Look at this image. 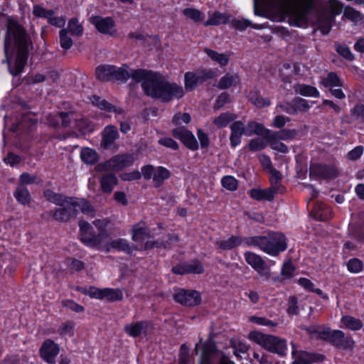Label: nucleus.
Wrapping results in <instances>:
<instances>
[{
	"mask_svg": "<svg viewBox=\"0 0 364 364\" xmlns=\"http://www.w3.org/2000/svg\"><path fill=\"white\" fill-rule=\"evenodd\" d=\"M129 66L123 64L122 67L114 65L101 64L95 70L96 79L100 82L117 81L126 83L129 78L136 82H141V87L144 95L151 99H160L166 102L171 100L177 92L178 86L171 83L161 73L146 69H134L129 73Z\"/></svg>",
	"mask_w": 364,
	"mask_h": 364,
	"instance_id": "nucleus-1",
	"label": "nucleus"
},
{
	"mask_svg": "<svg viewBox=\"0 0 364 364\" xmlns=\"http://www.w3.org/2000/svg\"><path fill=\"white\" fill-rule=\"evenodd\" d=\"M31 41L26 29L18 22L9 19L4 40V54L11 75L16 77L21 74L29 56Z\"/></svg>",
	"mask_w": 364,
	"mask_h": 364,
	"instance_id": "nucleus-2",
	"label": "nucleus"
},
{
	"mask_svg": "<svg viewBox=\"0 0 364 364\" xmlns=\"http://www.w3.org/2000/svg\"><path fill=\"white\" fill-rule=\"evenodd\" d=\"M280 10L289 18L290 24L301 27L316 9L318 0H274Z\"/></svg>",
	"mask_w": 364,
	"mask_h": 364,
	"instance_id": "nucleus-3",
	"label": "nucleus"
},
{
	"mask_svg": "<svg viewBox=\"0 0 364 364\" xmlns=\"http://www.w3.org/2000/svg\"><path fill=\"white\" fill-rule=\"evenodd\" d=\"M250 247H257L272 257H277L287 249V239L281 232L267 231L262 235L250 236Z\"/></svg>",
	"mask_w": 364,
	"mask_h": 364,
	"instance_id": "nucleus-4",
	"label": "nucleus"
},
{
	"mask_svg": "<svg viewBox=\"0 0 364 364\" xmlns=\"http://www.w3.org/2000/svg\"><path fill=\"white\" fill-rule=\"evenodd\" d=\"M216 76V71L212 68H200L194 71L186 72L184 73V87L176 82L168 80L171 83H175L178 87L177 88V92L172 97L171 100H168L166 102L160 99L154 100L164 104L170 103L175 100H179L185 96L186 92L194 91L198 87L202 85L206 81L215 78Z\"/></svg>",
	"mask_w": 364,
	"mask_h": 364,
	"instance_id": "nucleus-5",
	"label": "nucleus"
},
{
	"mask_svg": "<svg viewBox=\"0 0 364 364\" xmlns=\"http://www.w3.org/2000/svg\"><path fill=\"white\" fill-rule=\"evenodd\" d=\"M248 338L270 353L279 355H284L287 353V343L285 339L258 331H250Z\"/></svg>",
	"mask_w": 364,
	"mask_h": 364,
	"instance_id": "nucleus-6",
	"label": "nucleus"
},
{
	"mask_svg": "<svg viewBox=\"0 0 364 364\" xmlns=\"http://www.w3.org/2000/svg\"><path fill=\"white\" fill-rule=\"evenodd\" d=\"M321 341H325L337 349L351 350L354 341L350 336H346L341 330H332L329 327L323 328L321 333Z\"/></svg>",
	"mask_w": 364,
	"mask_h": 364,
	"instance_id": "nucleus-7",
	"label": "nucleus"
},
{
	"mask_svg": "<svg viewBox=\"0 0 364 364\" xmlns=\"http://www.w3.org/2000/svg\"><path fill=\"white\" fill-rule=\"evenodd\" d=\"M172 297L176 303L186 307H195L202 302L200 292L193 289L174 287Z\"/></svg>",
	"mask_w": 364,
	"mask_h": 364,
	"instance_id": "nucleus-8",
	"label": "nucleus"
},
{
	"mask_svg": "<svg viewBox=\"0 0 364 364\" xmlns=\"http://www.w3.org/2000/svg\"><path fill=\"white\" fill-rule=\"evenodd\" d=\"M339 175L338 169L331 164L312 163L309 167V176L316 179L333 180Z\"/></svg>",
	"mask_w": 364,
	"mask_h": 364,
	"instance_id": "nucleus-9",
	"label": "nucleus"
},
{
	"mask_svg": "<svg viewBox=\"0 0 364 364\" xmlns=\"http://www.w3.org/2000/svg\"><path fill=\"white\" fill-rule=\"evenodd\" d=\"M171 135L178 139L188 149L195 151L198 150V142L193 134L187 127L179 126L171 130Z\"/></svg>",
	"mask_w": 364,
	"mask_h": 364,
	"instance_id": "nucleus-10",
	"label": "nucleus"
},
{
	"mask_svg": "<svg viewBox=\"0 0 364 364\" xmlns=\"http://www.w3.org/2000/svg\"><path fill=\"white\" fill-rule=\"evenodd\" d=\"M292 364H319L325 361L326 355L316 352L292 349Z\"/></svg>",
	"mask_w": 364,
	"mask_h": 364,
	"instance_id": "nucleus-11",
	"label": "nucleus"
},
{
	"mask_svg": "<svg viewBox=\"0 0 364 364\" xmlns=\"http://www.w3.org/2000/svg\"><path fill=\"white\" fill-rule=\"evenodd\" d=\"M134 157L132 154H119L113 156L106 161L105 166L107 169L114 171H120L127 167L133 165Z\"/></svg>",
	"mask_w": 364,
	"mask_h": 364,
	"instance_id": "nucleus-12",
	"label": "nucleus"
},
{
	"mask_svg": "<svg viewBox=\"0 0 364 364\" xmlns=\"http://www.w3.org/2000/svg\"><path fill=\"white\" fill-rule=\"evenodd\" d=\"M59 353L60 347L58 344L50 338L46 339L39 349L41 358L48 364L55 363V358Z\"/></svg>",
	"mask_w": 364,
	"mask_h": 364,
	"instance_id": "nucleus-13",
	"label": "nucleus"
},
{
	"mask_svg": "<svg viewBox=\"0 0 364 364\" xmlns=\"http://www.w3.org/2000/svg\"><path fill=\"white\" fill-rule=\"evenodd\" d=\"M66 203V207L55 208L54 210L46 212L43 217L44 218L46 215L52 216L55 220L61 223H66L72 218L77 217L78 214L77 209H74L70 203Z\"/></svg>",
	"mask_w": 364,
	"mask_h": 364,
	"instance_id": "nucleus-14",
	"label": "nucleus"
},
{
	"mask_svg": "<svg viewBox=\"0 0 364 364\" xmlns=\"http://www.w3.org/2000/svg\"><path fill=\"white\" fill-rule=\"evenodd\" d=\"M90 22L100 33L109 34L112 36H114L116 31H110L115 26V22L112 17H102L98 15L93 16L90 18Z\"/></svg>",
	"mask_w": 364,
	"mask_h": 364,
	"instance_id": "nucleus-15",
	"label": "nucleus"
},
{
	"mask_svg": "<svg viewBox=\"0 0 364 364\" xmlns=\"http://www.w3.org/2000/svg\"><path fill=\"white\" fill-rule=\"evenodd\" d=\"M180 238L177 234L168 233L166 235V240L159 238L153 241H146L143 245V249L144 251L155 248L169 250L172 247L173 242H178Z\"/></svg>",
	"mask_w": 364,
	"mask_h": 364,
	"instance_id": "nucleus-16",
	"label": "nucleus"
},
{
	"mask_svg": "<svg viewBox=\"0 0 364 364\" xmlns=\"http://www.w3.org/2000/svg\"><path fill=\"white\" fill-rule=\"evenodd\" d=\"M244 257L245 262L259 274L266 275L269 272V268L260 255L247 251L244 253Z\"/></svg>",
	"mask_w": 364,
	"mask_h": 364,
	"instance_id": "nucleus-17",
	"label": "nucleus"
},
{
	"mask_svg": "<svg viewBox=\"0 0 364 364\" xmlns=\"http://www.w3.org/2000/svg\"><path fill=\"white\" fill-rule=\"evenodd\" d=\"M247 239H249V237L232 235L227 240L217 241V248L220 250L227 251L232 250L242 245L250 247V245H249V242L247 240Z\"/></svg>",
	"mask_w": 364,
	"mask_h": 364,
	"instance_id": "nucleus-18",
	"label": "nucleus"
},
{
	"mask_svg": "<svg viewBox=\"0 0 364 364\" xmlns=\"http://www.w3.org/2000/svg\"><path fill=\"white\" fill-rule=\"evenodd\" d=\"M230 144L232 148H235L241 144L242 135L247 136L246 127L241 120L233 121L230 126Z\"/></svg>",
	"mask_w": 364,
	"mask_h": 364,
	"instance_id": "nucleus-19",
	"label": "nucleus"
},
{
	"mask_svg": "<svg viewBox=\"0 0 364 364\" xmlns=\"http://www.w3.org/2000/svg\"><path fill=\"white\" fill-rule=\"evenodd\" d=\"M278 192V188L274 186L262 189L261 188H252L248 191L250 197L255 200L272 201Z\"/></svg>",
	"mask_w": 364,
	"mask_h": 364,
	"instance_id": "nucleus-20",
	"label": "nucleus"
},
{
	"mask_svg": "<svg viewBox=\"0 0 364 364\" xmlns=\"http://www.w3.org/2000/svg\"><path fill=\"white\" fill-rule=\"evenodd\" d=\"M119 138L117 128L114 125L106 126L102 132L101 146L105 149H109L114 141Z\"/></svg>",
	"mask_w": 364,
	"mask_h": 364,
	"instance_id": "nucleus-21",
	"label": "nucleus"
},
{
	"mask_svg": "<svg viewBox=\"0 0 364 364\" xmlns=\"http://www.w3.org/2000/svg\"><path fill=\"white\" fill-rule=\"evenodd\" d=\"M90 102L93 106L107 112L118 114H122L124 112V109L122 107H117L96 95H93L90 97Z\"/></svg>",
	"mask_w": 364,
	"mask_h": 364,
	"instance_id": "nucleus-22",
	"label": "nucleus"
},
{
	"mask_svg": "<svg viewBox=\"0 0 364 364\" xmlns=\"http://www.w3.org/2000/svg\"><path fill=\"white\" fill-rule=\"evenodd\" d=\"M312 217L318 221H327L333 217L330 206L322 202H316L311 210Z\"/></svg>",
	"mask_w": 364,
	"mask_h": 364,
	"instance_id": "nucleus-23",
	"label": "nucleus"
},
{
	"mask_svg": "<svg viewBox=\"0 0 364 364\" xmlns=\"http://www.w3.org/2000/svg\"><path fill=\"white\" fill-rule=\"evenodd\" d=\"M108 237L109 235L107 230L103 228L99 229L97 234H95L94 230L90 236L82 239V243L87 247L97 248Z\"/></svg>",
	"mask_w": 364,
	"mask_h": 364,
	"instance_id": "nucleus-24",
	"label": "nucleus"
},
{
	"mask_svg": "<svg viewBox=\"0 0 364 364\" xmlns=\"http://www.w3.org/2000/svg\"><path fill=\"white\" fill-rule=\"evenodd\" d=\"M293 89L296 94L306 97L318 98L321 95L319 90L313 85L297 82Z\"/></svg>",
	"mask_w": 364,
	"mask_h": 364,
	"instance_id": "nucleus-25",
	"label": "nucleus"
},
{
	"mask_svg": "<svg viewBox=\"0 0 364 364\" xmlns=\"http://www.w3.org/2000/svg\"><path fill=\"white\" fill-rule=\"evenodd\" d=\"M43 195L48 202L61 207L63 206L67 201L74 200V197H66L62 193H55L51 189L44 190Z\"/></svg>",
	"mask_w": 364,
	"mask_h": 364,
	"instance_id": "nucleus-26",
	"label": "nucleus"
},
{
	"mask_svg": "<svg viewBox=\"0 0 364 364\" xmlns=\"http://www.w3.org/2000/svg\"><path fill=\"white\" fill-rule=\"evenodd\" d=\"M171 176V172L169 169L162 166H156L152 179L153 186L155 188H161L164 185V182L169 179Z\"/></svg>",
	"mask_w": 364,
	"mask_h": 364,
	"instance_id": "nucleus-27",
	"label": "nucleus"
},
{
	"mask_svg": "<svg viewBox=\"0 0 364 364\" xmlns=\"http://www.w3.org/2000/svg\"><path fill=\"white\" fill-rule=\"evenodd\" d=\"M245 127L247 136L257 134L262 136L265 140V136H269L270 134V129L265 128L263 124L254 120L249 121Z\"/></svg>",
	"mask_w": 364,
	"mask_h": 364,
	"instance_id": "nucleus-28",
	"label": "nucleus"
},
{
	"mask_svg": "<svg viewBox=\"0 0 364 364\" xmlns=\"http://www.w3.org/2000/svg\"><path fill=\"white\" fill-rule=\"evenodd\" d=\"M149 230L145 226L143 221L136 223L132 226V240L134 242H143L146 237H149Z\"/></svg>",
	"mask_w": 364,
	"mask_h": 364,
	"instance_id": "nucleus-29",
	"label": "nucleus"
},
{
	"mask_svg": "<svg viewBox=\"0 0 364 364\" xmlns=\"http://www.w3.org/2000/svg\"><path fill=\"white\" fill-rule=\"evenodd\" d=\"M102 191L105 193H110L114 187L118 183V178L113 173L104 174L100 181Z\"/></svg>",
	"mask_w": 364,
	"mask_h": 364,
	"instance_id": "nucleus-30",
	"label": "nucleus"
},
{
	"mask_svg": "<svg viewBox=\"0 0 364 364\" xmlns=\"http://www.w3.org/2000/svg\"><path fill=\"white\" fill-rule=\"evenodd\" d=\"M296 132L294 129H284L280 132L270 130L269 136H265V140L269 143L276 142L280 139L289 140L294 137Z\"/></svg>",
	"mask_w": 364,
	"mask_h": 364,
	"instance_id": "nucleus-31",
	"label": "nucleus"
},
{
	"mask_svg": "<svg viewBox=\"0 0 364 364\" xmlns=\"http://www.w3.org/2000/svg\"><path fill=\"white\" fill-rule=\"evenodd\" d=\"M14 197L20 205L24 206H28L32 200L31 195L26 186H17L14 192Z\"/></svg>",
	"mask_w": 364,
	"mask_h": 364,
	"instance_id": "nucleus-32",
	"label": "nucleus"
},
{
	"mask_svg": "<svg viewBox=\"0 0 364 364\" xmlns=\"http://www.w3.org/2000/svg\"><path fill=\"white\" fill-rule=\"evenodd\" d=\"M248 100L254 106L259 109L267 107L271 105L270 100L267 97H262L260 95L259 90L257 89L250 92Z\"/></svg>",
	"mask_w": 364,
	"mask_h": 364,
	"instance_id": "nucleus-33",
	"label": "nucleus"
},
{
	"mask_svg": "<svg viewBox=\"0 0 364 364\" xmlns=\"http://www.w3.org/2000/svg\"><path fill=\"white\" fill-rule=\"evenodd\" d=\"M230 16L228 14H223L215 11L211 16L204 23L205 26H219L221 24H227L230 21Z\"/></svg>",
	"mask_w": 364,
	"mask_h": 364,
	"instance_id": "nucleus-34",
	"label": "nucleus"
},
{
	"mask_svg": "<svg viewBox=\"0 0 364 364\" xmlns=\"http://www.w3.org/2000/svg\"><path fill=\"white\" fill-rule=\"evenodd\" d=\"M148 326L146 321H137L124 326V332L132 338L139 337L143 329Z\"/></svg>",
	"mask_w": 364,
	"mask_h": 364,
	"instance_id": "nucleus-35",
	"label": "nucleus"
},
{
	"mask_svg": "<svg viewBox=\"0 0 364 364\" xmlns=\"http://www.w3.org/2000/svg\"><path fill=\"white\" fill-rule=\"evenodd\" d=\"M240 82V77L237 74L230 75L226 73L218 82L217 87L220 90H227Z\"/></svg>",
	"mask_w": 364,
	"mask_h": 364,
	"instance_id": "nucleus-36",
	"label": "nucleus"
},
{
	"mask_svg": "<svg viewBox=\"0 0 364 364\" xmlns=\"http://www.w3.org/2000/svg\"><path fill=\"white\" fill-rule=\"evenodd\" d=\"M75 290L84 295L89 296L90 298L102 300L103 289H100L95 286H90L88 288L76 286Z\"/></svg>",
	"mask_w": 364,
	"mask_h": 364,
	"instance_id": "nucleus-37",
	"label": "nucleus"
},
{
	"mask_svg": "<svg viewBox=\"0 0 364 364\" xmlns=\"http://www.w3.org/2000/svg\"><path fill=\"white\" fill-rule=\"evenodd\" d=\"M236 117L237 116L234 113L230 112H223L213 119V123L218 128L221 129L226 127L229 123L233 122Z\"/></svg>",
	"mask_w": 364,
	"mask_h": 364,
	"instance_id": "nucleus-38",
	"label": "nucleus"
},
{
	"mask_svg": "<svg viewBox=\"0 0 364 364\" xmlns=\"http://www.w3.org/2000/svg\"><path fill=\"white\" fill-rule=\"evenodd\" d=\"M204 52L213 60L218 63L220 67L226 66L229 63V55L225 53H219L210 48H205Z\"/></svg>",
	"mask_w": 364,
	"mask_h": 364,
	"instance_id": "nucleus-39",
	"label": "nucleus"
},
{
	"mask_svg": "<svg viewBox=\"0 0 364 364\" xmlns=\"http://www.w3.org/2000/svg\"><path fill=\"white\" fill-rule=\"evenodd\" d=\"M321 83L324 87H341L343 86V82L338 74L332 71L329 72L326 77L322 79Z\"/></svg>",
	"mask_w": 364,
	"mask_h": 364,
	"instance_id": "nucleus-40",
	"label": "nucleus"
},
{
	"mask_svg": "<svg viewBox=\"0 0 364 364\" xmlns=\"http://www.w3.org/2000/svg\"><path fill=\"white\" fill-rule=\"evenodd\" d=\"M105 299L109 302L122 301L123 299V291L120 289L103 288L102 299Z\"/></svg>",
	"mask_w": 364,
	"mask_h": 364,
	"instance_id": "nucleus-41",
	"label": "nucleus"
},
{
	"mask_svg": "<svg viewBox=\"0 0 364 364\" xmlns=\"http://www.w3.org/2000/svg\"><path fill=\"white\" fill-rule=\"evenodd\" d=\"M67 203H70L74 209L79 208L82 213L85 214H90L94 211V208L90 203L85 198H76L74 197L73 200H69Z\"/></svg>",
	"mask_w": 364,
	"mask_h": 364,
	"instance_id": "nucleus-42",
	"label": "nucleus"
},
{
	"mask_svg": "<svg viewBox=\"0 0 364 364\" xmlns=\"http://www.w3.org/2000/svg\"><path fill=\"white\" fill-rule=\"evenodd\" d=\"M80 158L85 164L88 165H94L99 160L97 151L91 148L82 149L80 152Z\"/></svg>",
	"mask_w": 364,
	"mask_h": 364,
	"instance_id": "nucleus-43",
	"label": "nucleus"
},
{
	"mask_svg": "<svg viewBox=\"0 0 364 364\" xmlns=\"http://www.w3.org/2000/svg\"><path fill=\"white\" fill-rule=\"evenodd\" d=\"M231 24L234 28L240 31L246 30L248 27H252L255 29L263 28V26L261 24H254L250 20L246 18L233 19Z\"/></svg>",
	"mask_w": 364,
	"mask_h": 364,
	"instance_id": "nucleus-44",
	"label": "nucleus"
},
{
	"mask_svg": "<svg viewBox=\"0 0 364 364\" xmlns=\"http://www.w3.org/2000/svg\"><path fill=\"white\" fill-rule=\"evenodd\" d=\"M341 321L343 325L351 331H359L363 327V323L359 318L346 315L341 317Z\"/></svg>",
	"mask_w": 364,
	"mask_h": 364,
	"instance_id": "nucleus-45",
	"label": "nucleus"
},
{
	"mask_svg": "<svg viewBox=\"0 0 364 364\" xmlns=\"http://www.w3.org/2000/svg\"><path fill=\"white\" fill-rule=\"evenodd\" d=\"M67 30L72 36L77 37L82 36L84 33V28L82 25L79 23V20L76 17H73L68 21Z\"/></svg>",
	"mask_w": 364,
	"mask_h": 364,
	"instance_id": "nucleus-46",
	"label": "nucleus"
},
{
	"mask_svg": "<svg viewBox=\"0 0 364 364\" xmlns=\"http://www.w3.org/2000/svg\"><path fill=\"white\" fill-rule=\"evenodd\" d=\"M293 102L294 107L296 109V114L299 112H308L315 102L314 101H309L300 97H294L293 98Z\"/></svg>",
	"mask_w": 364,
	"mask_h": 364,
	"instance_id": "nucleus-47",
	"label": "nucleus"
},
{
	"mask_svg": "<svg viewBox=\"0 0 364 364\" xmlns=\"http://www.w3.org/2000/svg\"><path fill=\"white\" fill-rule=\"evenodd\" d=\"M109 247L114 249L118 252H122L127 254V252L129 250V243L127 240L124 238H118L113 240L108 243L107 251H109Z\"/></svg>",
	"mask_w": 364,
	"mask_h": 364,
	"instance_id": "nucleus-48",
	"label": "nucleus"
},
{
	"mask_svg": "<svg viewBox=\"0 0 364 364\" xmlns=\"http://www.w3.org/2000/svg\"><path fill=\"white\" fill-rule=\"evenodd\" d=\"M343 19H347L352 22L357 23L362 20V14L350 6L344 8Z\"/></svg>",
	"mask_w": 364,
	"mask_h": 364,
	"instance_id": "nucleus-49",
	"label": "nucleus"
},
{
	"mask_svg": "<svg viewBox=\"0 0 364 364\" xmlns=\"http://www.w3.org/2000/svg\"><path fill=\"white\" fill-rule=\"evenodd\" d=\"M185 262L188 274H201L204 272V267L198 259H193L190 262Z\"/></svg>",
	"mask_w": 364,
	"mask_h": 364,
	"instance_id": "nucleus-50",
	"label": "nucleus"
},
{
	"mask_svg": "<svg viewBox=\"0 0 364 364\" xmlns=\"http://www.w3.org/2000/svg\"><path fill=\"white\" fill-rule=\"evenodd\" d=\"M335 50L344 59L348 61L354 60L355 56L347 45L335 43Z\"/></svg>",
	"mask_w": 364,
	"mask_h": 364,
	"instance_id": "nucleus-51",
	"label": "nucleus"
},
{
	"mask_svg": "<svg viewBox=\"0 0 364 364\" xmlns=\"http://www.w3.org/2000/svg\"><path fill=\"white\" fill-rule=\"evenodd\" d=\"M334 21L328 16H321L318 19V27L323 35H328L331 30L332 23Z\"/></svg>",
	"mask_w": 364,
	"mask_h": 364,
	"instance_id": "nucleus-52",
	"label": "nucleus"
},
{
	"mask_svg": "<svg viewBox=\"0 0 364 364\" xmlns=\"http://www.w3.org/2000/svg\"><path fill=\"white\" fill-rule=\"evenodd\" d=\"M222 186L230 191H235L238 187V181L232 176H225L221 179Z\"/></svg>",
	"mask_w": 364,
	"mask_h": 364,
	"instance_id": "nucleus-53",
	"label": "nucleus"
},
{
	"mask_svg": "<svg viewBox=\"0 0 364 364\" xmlns=\"http://www.w3.org/2000/svg\"><path fill=\"white\" fill-rule=\"evenodd\" d=\"M347 269L349 272L358 274L363 269V262L358 258L350 259L347 264Z\"/></svg>",
	"mask_w": 364,
	"mask_h": 364,
	"instance_id": "nucleus-54",
	"label": "nucleus"
},
{
	"mask_svg": "<svg viewBox=\"0 0 364 364\" xmlns=\"http://www.w3.org/2000/svg\"><path fill=\"white\" fill-rule=\"evenodd\" d=\"M328 4L331 13L328 17L334 20L336 16L341 14L344 4L343 2L338 0H328Z\"/></svg>",
	"mask_w": 364,
	"mask_h": 364,
	"instance_id": "nucleus-55",
	"label": "nucleus"
},
{
	"mask_svg": "<svg viewBox=\"0 0 364 364\" xmlns=\"http://www.w3.org/2000/svg\"><path fill=\"white\" fill-rule=\"evenodd\" d=\"M68 30L62 28L59 32L60 44L62 48L69 50L73 45L72 38L68 35Z\"/></svg>",
	"mask_w": 364,
	"mask_h": 364,
	"instance_id": "nucleus-56",
	"label": "nucleus"
},
{
	"mask_svg": "<svg viewBox=\"0 0 364 364\" xmlns=\"http://www.w3.org/2000/svg\"><path fill=\"white\" fill-rule=\"evenodd\" d=\"M268 143L269 142L264 140L263 137L262 139L255 138L250 141L248 144V148L250 151L252 152H257L264 149L267 147Z\"/></svg>",
	"mask_w": 364,
	"mask_h": 364,
	"instance_id": "nucleus-57",
	"label": "nucleus"
},
{
	"mask_svg": "<svg viewBox=\"0 0 364 364\" xmlns=\"http://www.w3.org/2000/svg\"><path fill=\"white\" fill-rule=\"evenodd\" d=\"M183 14L195 22H200L203 19L202 12L196 9L186 8L183 10Z\"/></svg>",
	"mask_w": 364,
	"mask_h": 364,
	"instance_id": "nucleus-58",
	"label": "nucleus"
},
{
	"mask_svg": "<svg viewBox=\"0 0 364 364\" xmlns=\"http://www.w3.org/2000/svg\"><path fill=\"white\" fill-rule=\"evenodd\" d=\"M78 225L80 228V239L82 242V239L90 236L94 231V228L87 221L83 220H79Z\"/></svg>",
	"mask_w": 364,
	"mask_h": 364,
	"instance_id": "nucleus-59",
	"label": "nucleus"
},
{
	"mask_svg": "<svg viewBox=\"0 0 364 364\" xmlns=\"http://www.w3.org/2000/svg\"><path fill=\"white\" fill-rule=\"evenodd\" d=\"M75 323L73 321H67L62 323L58 330L60 335L73 336L75 334Z\"/></svg>",
	"mask_w": 364,
	"mask_h": 364,
	"instance_id": "nucleus-60",
	"label": "nucleus"
},
{
	"mask_svg": "<svg viewBox=\"0 0 364 364\" xmlns=\"http://www.w3.org/2000/svg\"><path fill=\"white\" fill-rule=\"evenodd\" d=\"M55 11L52 9H46L39 4H36L33 7V14L37 18H43L47 20L49 16H53Z\"/></svg>",
	"mask_w": 364,
	"mask_h": 364,
	"instance_id": "nucleus-61",
	"label": "nucleus"
},
{
	"mask_svg": "<svg viewBox=\"0 0 364 364\" xmlns=\"http://www.w3.org/2000/svg\"><path fill=\"white\" fill-rule=\"evenodd\" d=\"M37 176L31 174L28 172H23L19 176V181L17 186H26L36 183Z\"/></svg>",
	"mask_w": 364,
	"mask_h": 364,
	"instance_id": "nucleus-62",
	"label": "nucleus"
},
{
	"mask_svg": "<svg viewBox=\"0 0 364 364\" xmlns=\"http://www.w3.org/2000/svg\"><path fill=\"white\" fill-rule=\"evenodd\" d=\"M66 262L68 267L72 271L80 272L85 267V264L82 261L74 257L67 258Z\"/></svg>",
	"mask_w": 364,
	"mask_h": 364,
	"instance_id": "nucleus-63",
	"label": "nucleus"
},
{
	"mask_svg": "<svg viewBox=\"0 0 364 364\" xmlns=\"http://www.w3.org/2000/svg\"><path fill=\"white\" fill-rule=\"evenodd\" d=\"M350 115L354 119L364 123V105L361 103L356 104L350 109Z\"/></svg>",
	"mask_w": 364,
	"mask_h": 364,
	"instance_id": "nucleus-64",
	"label": "nucleus"
}]
</instances>
